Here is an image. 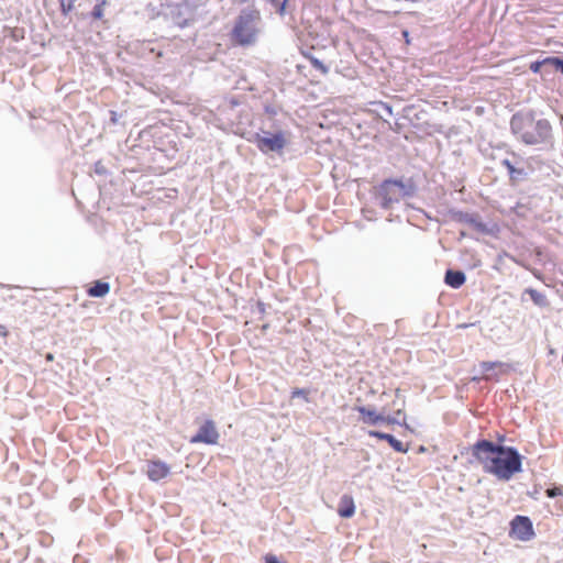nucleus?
Wrapping results in <instances>:
<instances>
[{
  "mask_svg": "<svg viewBox=\"0 0 563 563\" xmlns=\"http://www.w3.org/2000/svg\"><path fill=\"white\" fill-rule=\"evenodd\" d=\"M504 439L505 437H500L495 442L482 438L470 450L472 457L483 466L484 472L508 482L522 471L523 456L515 446L505 445Z\"/></svg>",
  "mask_w": 563,
  "mask_h": 563,
  "instance_id": "obj_1",
  "label": "nucleus"
},
{
  "mask_svg": "<svg viewBox=\"0 0 563 563\" xmlns=\"http://www.w3.org/2000/svg\"><path fill=\"white\" fill-rule=\"evenodd\" d=\"M509 126L516 140L527 146H538L541 150H547L552 148L555 144L551 122L538 117L532 109L515 112L510 118Z\"/></svg>",
  "mask_w": 563,
  "mask_h": 563,
  "instance_id": "obj_2",
  "label": "nucleus"
},
{
  "mask_svg": "<svg viewBox=\"0 0 563 563\" xmlns=\"http://www.w3.org/2000/svg\"><path fill=\"white\" fill-rule=\"evenodd\" d=\"M262 21L261 11L255 5L242 8L234 19L229 33L231 42L239 47H251L258 38L257 23Z\"/></svg>",
  "mask_w": 563,
  "mask_h": 563,
  "instance_id": "obj_3",
  "label": "nucleus"
},
{
  "mask_svg": "<svg viewBox=\"0 0 563 563\" xmlns=\"http://www.w3.org/2000/svg\"><path fill=\"white\" fill-rule=\"evenodd\" d=\"M389 117L395 118L396 132H401L408 126H418L424 117V112L416 104L405 101L398 96L389 95ZM389 129H393L389 122Z\"/></svg>",
  "mask_w": 563,
  "mask_h": 563,
  "instance_id": "obj_4",
  "label": "nucleus"
},
{
  "mask_svg": "<svg viewBox=\"0 0 563 563\" xmlns=\"http://www.w3.org/2000/svg\"><path fill=\"white\" fill-rule=\"evenodd\" d=\"M288 131H264V128L253 132L246 140L254 144L264 155L282 156L289 144Z\"/></svg>",
  "mask_w": 563,
  "mask_h": 563,
  "instance_id": "obj_5",
  "label": "nucleus"
},
{
  "mask_svg": "<svg viewBox=\"0 0 563 563\" xmlns=\"http://www.w3.org/2000/svg\"><path fill=\"white\" fill-rule=\"evenodd\" d=\"M418 191V184L412 176L389 177V205L395 198L408 199L416 196Z\"/></svg>",
  "mask_w": 563,
  "mask_h": 563,
  "instance_id": "obj_6",
  "label": "nucleus"
},
{
  "mask_svg": "<svg viewBox=\"0 0 563 563\" xmlns=\"http://www.w3.org/2000/svg\"><path fill=\"white\" fill-rule=\"evenodd\" d=\"M515 161L504 158L500 164L507 169L511 186H518L529 179L532 168L521 157L512 154Z\"/></svg>",
  "mask_w": 563,
  "mask_h": 563,
  "instance_id": "obj_7",
  "label": "nucleus"
},
{
  "mask_svg": "<svg viewBox=\"0 0 563 563\" xmlns=\"http://www.w3.org/2000/svg\"><path fill=\"white\" fill-rule=\"evenodd\" d=\"M405 396L400 388L395 389V399L389 404V411H393V415L389 413V426L398 424L400 427H405V433L402 437H407L408 433H413V429L410 428L406 422V415L404 413L405 408Z\"/></svg>",
  "mask_w": 563,
  "mask_h": 563,
  "instance_id": "obj_8",
  "label": "nucleus"
},
{
  "mask_svg": "<svg viewBox=\"0 0 563 563\" xmlns=\"http://www.w3.org/2000/svg\"><path fill=\"white\" fill-rule=\"evenodd\" d=\"M509 536L519 541H530L536 532L533 522L528 516L516 515L510 521Z\"/></svg>",
  "mask_w": 563,
  "mask_h": 563,
  "instance_id": "obj_9",
  "label": "nucleus"
},
{
  "mask_svg": "<svg viewBox=\"0 0 563 563\" xmlns=\"http://www.w3.org/2000/svg\"><path fill=\"white\" fill-rule=\"evenodd\" d=\"M449 216L451 220L457 222V223H464L472 227L474 230H476L479 233L483 234H493V230L488 227L487 223H485L481 216L478 213H470L457 209H450Z\"/></svg>",
  "mask_w": 563,
  "mask_h": 563,
  "instance_id": "obj_10",
  "label": "nucleus"
},
{
  "mask_svg": "<svg viewBox=\"0 0 563 563\" xmlns=\"http://www.w3.org/2000/svg\"><path fill=\"white\" fill-rule=\"evenodd\" d=\"M364 267L367 276L376 279L383 275L384 271V247L371 246L368 247L364 257Z\"/></svg>",
  "mask_w": 563,
  "mask_h": 563,
  "instance_id": "obj_11",
  "label": "nucleus"
},
{
  "mask_svg": "<svg viewBox=\"0 0 563 563\" xmlns=\"http://www.w3.org/2000/svg\"><path fill=\"white\" fill-rule=\"evenodd\" d=\"M219 431L212 419H206L198 428L197 432L190 437L189 443H202L206 445H216L219 442Z\"/></svg>",
  "mask_w": 563,
  "mask_h": 563,
  "instance_id": "obj_12",
  "label": "nucleus"
},
{
  "mask_svg": "<svg viewBox=\"0 0 563 563\" xmlns=\"http://www.w3.org/2000/svg\"><path fill=\"white\" fill-rule=\"evenodd\" d=\"M354 411L358 413V421L364 424L375 427L387 423V416L384 413L385 407L382 411H377L373 405H358L354 407Z\"/></svg>",
  "mask_w": 563,
  "mask_h": 563,
  "instance_id": "obj_13",
  "label": "nucleus"
},
{
  "mask_svg": "<svg viewBox=\"0 0 563 563\" xmlns=\"http://www.w3.org/2000/svg\"><path fill=\"white\" fill-rule=\"evenodd\" d=\"M169 473L170 466L166 462L159 459L147 460L146 475L150 481L157 483L167 477Z\"/></svg>",
  "mask_w": 563,
  "mask_h": 563,
  "instance_id": "obj_14",
  "label": "nucleus"
},
{
  "mask_svg": "<svg viewBox=\"0 0 563 563\" xmlns=\"http://www.w3.org/2000/svg\"><path fill=\"white\" fill-rule=\"evenodd\" d=\"M188 10L187 2L174 3L169 5V16L175 25L185 29L190 25L191 20L186 16Z\"/></svg>",
  "mask_w": 563,
  "mask_h": 563,
  "instance_id": "obj_15",
  "label": "nucleus"
},
{
  "mask_svg": "<svg viewBox=\"0 0 563 563\" xmlns=\"http://www.w3.org/2000/svg\"><path fill=\"white\" fill-rule=\"evenodd\" d=\"M108 4V0H96V4L91 11H79L77 9L75 12V18L80 21L88 19L91 21H101L104 18V9Z\"/></svg>",
  "mask_w": 563,
  "mask_h": 563,
  "instance_id": "obj_16",
  "label": "nucleus"
},
{
  "mask_svg": "<svg viewBox=\"0 0 563 563\" xmlns=\"http://www.w3.org/2000/svg\"><path fill=\"white\" fill-rule=\"evenodd\" d=\"M371 202L374 206L387 210V177L383 178L378 185L373 186L369 191Z\"/></svg>",
  "mask_w": 563,
  "mask_h": 563,
  "instance_id": "obj_17",
  "label": "nucleus"
},
{
  "mask_svg": "<svg viewBox=\"0 0 563 563\" xmlns=\"http://www.w3.org/2000/svg\"><path fill=\"white\" fill-rule=\"evenodd\" d=\"M336 512H338L339 517H341L342 519H350L354 516L355 503H354V498L352 495L343 494L340 497Z\"/></svg>",
  "mask_w": 563,
  "mask_h": 563,
  "instance_id": "obj_18",
  "label": "nucleus"
},
{
  "mask_svg": "<svg viewBox=\"0 0 563 563\" xmlns=\"http://www.w3.org/2000/svg\"><path fill=\"white\" fill-rule=\"evenodd\" d=\"M110 290L111 285L109 282L96 279L88 285L86 292L91 298H104Z\"/></svg>",
  "mask_w": 563,
  "mask_h": 563,
  "instance_id": "obj_19",
  "label": "nucleus"
},
{
  "mask_svg": "<svg viewBox=\"0 0 563 563\" xmlns=\"http://www.w3.org/2000/svg\"><path fill=\"white\" fill-rule=\"evenodd\" d=\"M466 282V275L461 269L448 268L444 273V284L453 289L461 288Z\"/></svg>",
  "mask_w": 563,
  "mask_h": 563,
  "instance_id": "obj_20",
  "label": "nucleus"
},
{
  "mask_svg": "<svg viewBox=\"0 0 563 563\" xmlns=\"http://www.w3.org/2000/svg\"><path fill=\"white\" fill-rule=\"evenodd\" d=\"M523 295H529L532 302L540 308H545L549 306L547 296L534 288H526Z\"/></svg>",
  "mask_w": 563,
  "mask_h": 563,
  "instance_id": "obj_21",
  "label": "nucleus"
},
{
  "mask_svg": "<svg viewBox=\"0 0 563 563\" xmlns=\"http://www.w3.org/2000/svg\"><path fill=\"white\" fill-rule=\"evenodd\" d=\"M78 0H58L59 3V12L64 18L70 16L71 13L75 14L77 8H81L82 3L78 2Z\"/></svg>",
  "mask_w": 563,
  "mask_h": 563,
  "instance_id": "obj_22",
  "label": "nucleus"
},
{
  "mask_svg": "<svg viewBox=\"0 0 563 563\" xmlns=\"http://www.w3.org/2000/svg\"><path fill=\"white\" fill-rule=\"evenodd\" d=\"M303 56L309 60L311 67L318 70L321 75L325 76L329 74L330 67L325 65L323 60L319 59L311 53H305Z\"/></svg>",
  "mask_w": 563,
  "mask_h": 563,
  "instance_id": "obj_23",
  "label": "nucleus"
},
{
  "mask_svg": "<svg viewBox=\"0 0 563 563\" xmlns=\"http://www.w3.org/2000/svg\"><path fill=\"white\" fill-rule=\"evenodd\" d=\"M503 365H504V363H501V362L484 361V362L479 363V368H481L482 374L484 375V378L487 379V380H490V379H494L496 377V375L492 374V372L496 367H500Z\"/></svg>",
  "mask_w": 563,
  "mask_h": 563,
  "instance_id": "obj_24",
  "label": "nucleus"
},
{
  "mask_svg": "<svg viewBox=\"0 0 563 563\" xmlns=\"http://www.w3.org/2000/svg\"><path fill=\"white\" fill-rule=\"evenodd\" d=\"M267 128L264 129V131H286L285 130V122L276 117V118H267L265 121Z\"/></svg>",
  "mask_w": 563,
  "mask_h": 563,
  "instance_id": "obj_25",
  "label": "nucleus"
},
{
  "mask_svg": "<svg viewBox=\"0 0 563 563\" xmlns=\"http://www.w3.org/2000/svg\"><path fill=\"white\" fill-rule=\"evenodd\" d=\"M389 446L398 453H406L408 450V443H404L395 435L389 433Z\"/></svg>",
  "mask_w": 563,
  "mask_h": 563,
  "instance_id": "obj_26",
  "label": "nucleus"
},
{
  "mask_svg": "<svg viewBox=\"0 0 563 563\" xmlns=\"http://www.w3.org/2000/svg\"><path fill=\"white\" fill-rule=\"evenodd\" d=\"M263 111L267 118H276L278 117L279 112H283V108L273 103H264Z\"/></svg>",
  "mask_w": 563,
  "mask_h": 563,
  "instance_id": "obj_27",
  "label": "nucleus"
},
{
  "mask_svg": "<svg viewBox=\"0 0 563 563\" xmlns=\"http://www.w3.org/2000/svg\"><path fill=\"white\" fill-rule=\"evenodd\" d=\"M561 59H562V56H548V57L543 58L544 67L551 66L555 71H558Z\"/></svg>",
  "mask_w": 563,
  "mask_h": 563,
  "instance_id": "obj_28",
  "label": "nucleus"
},
{
  "mask_svg": "<svg viewBox=\"0 0 563 563\" xmlns=\"http://www.w3.org/2000/svg\"><path fill=\"white\" fill-rule=\"evenodd\" d=\"M308 395H309V389L298 388V387L294 388L290 393L291 398H302L307 402L309 401Z\"/></svg>",
  "mask_w": 563,
  "mask_h": 563,
  "instance_id": "obj_29",
  "label": "nucleus"
},
{
  "mask_svg": "<svg viewBox=\"0 0 563 563\" xmlns=\"http://www.w3.org/2000/svg\"><path fill=\"white\" fill-rule=\"evenodd\" d=\"M362 214H363L364 219L367 221H375L377 219V212L373 207H368V206L364 207L362 209Z\"/></svg>",
  "mask_w": 563,
  "mask_h": 563,
  "instance_id": "obj_30",
  "label": "nucleus"
},
{
  "mask_svg": "<svg viewBox=\"0 0 563 563\" xmlns=\"http://www.w3.org/2000/svg\"><path fill=\"white\" fill-rule=\"evenodd\" d=\"M93 173L98 176H108L109 175V170L106 167V165L102 163V161H97L93 164Z\"/></svg>",
  "mask_w": 563,
  "mask_h": 563,
  "instance_id": "obj_31",
  "label": "nucleus"
},
{
  "mask_svg": "<svg viewBox=\"0 0 563 563\" xmlns=\"http://www.w3.org/2000/svg\"><path fill=\"white\" fill-rule=\"evenodd\" d=\"M545 495L549 498H555L558 496H562L563 495V486L553 485L551 487H548L545 490Z\"/></svg>",
  "mask_w": 563,
  "mask_h": 563,
  "instance_id": "obj_32",
  "label": "nucleus"
},
{
  "mask_svg": "<svg viewBox=\"0 0 563 563\" xmlns=\"http://www.w3.org/2000/svg\"><path fill=\"white\" fill-rule=\"evenodd\" d=\"M263 563H287L285 560H283L280 556L274 554V553H266L263 558Z\"/></svg>",
  "mask_w": 563,
  "mask_h": 563,
  "instance_id": "obj_33",
  "label": "nucleus"
},
{
  "mask_svg": "<svg viewBox=\"0 0 563 563\" xmlns=\"http://www.w3.org/2000/svg\"><path fill=\"white\" fill-rule=\"evenodd\" d=\"M543 67H544L543 59H537V60L530 63L529 69L533 74H540Z\"/></svg>",
  "mask_w": 563,
  "mask_h": 563,
  "instance_id": "obj_34",
  "label": "nucleus"
},
{
  "mask_svg": "<svg viewBox=\"0 0 563 563\" xmlns=\"http://www.w3.org/2000/svg\"><path fill=\"white\" fill-rule=\"evenodd\" d=\"M368 434H369L371 437H376V438H378V439H380V440L387 441V432L379 431V430H371V431L368 432Z\"/></svg>",
  "mask_w": 563,
  "mask_h": 563,
  "instance_id": "obj_35",
  "label": "nucleus"
},
{
  "mask_svg": "<svg viewBox=\"0 0 563 563\" xmlns=\"http://www.w3.org/2000/svg\"><path fill=\"white\" fill-rule=\"evenodd\" d=\"M120 117H121V114H119L115 110L109 111V122L111 124H113V125L118 124Z\"/></svg>",
  "mask_w": 563,
  "mask_h": 563,
  "instance_id": "obj_36",
  "label": "nucleus"
},
{
  "mask_svg": "<svg viewBox=\"0 0 563 563\" xmlns=\"http://www.w3.org/2000/svg\"><path fill=\"white\" fill-rule=\"evenodd\" d=\"M256 309L263 316L266 312V303L263 302L262 300H258L256 302Z\"/></svg>",
  "mask_w": 563,
  "mask_h": 563,
  "instance_id": "obj_37",
  "label": "nucleus"
},
{
  "mask_svg": "<svg viewBox=\"0 0 563 563\" xmlns=\"http://www.w3.org/2000/svg\"><path fill=\"white\" fill-rule=\"evenodd\" d=\"M229 104H230V107L233 109V108H235V107L240 106V104H241V102H240V100H239V98H238V97L232 96V97H230V98H229Z\"/></svg>",
  "mask_w": 563,
  "mask_h": 563,
  "instance_id": "obj_38",
  "label": "nucleus"
},
{
  "mask_svg": "<svg viewBox=\"0 0 563 563\" xmlns=\"http://www.w3.org/2000/svg\"><path fill=\"white\" fill-rule=\"evenodd\" d=\"M372 106H376V107H379L382 108L385 112H387V102L385 101H374V102H371Z\"/></svg>",
  "mask_w": 563,
  "mask_h": 563,
  "instance_id": "obj_39",
  "label": "nucleus"
},
{
  "mask_svg": "<svg viewBox=\"0 0 563 563\" xmlns=\"http://www.w3.org/2000/svg\"><path fill=\"white\" fill-rule=\"evenodd\" d=\"M9 335V331L3 324H0V336L5 339Z\"/></svg>",
  "mask_w": 563,
  "mask_h": 563,
  "instance_id": "obj_40",
  "label": "nucleus"
},
{
  "mask_svg": "<svg viewBox=\"0 0 563 563\" xmlns=\"http://www.w3.org/2000/svg\"><path fill=\"white\" fill-rule=\"evenodd\" d=\"M400 34L401 36L405 38L406 43L409 44L410 43V40H409V31L408 30H400Z\"/></svg>",
  "mask_w": 563,
  "mask_h": 563,
  "instance_id": "obj_41",
  "label": "nucleus"
},
{
  "mask_svg": "<svg viewBox=\"0 0 563 563\" xmlns=\"http://www.w3.org/2000/svg\"><path fill=\"white\" fill-rule=\"evenodd\" d=\"M558 73L562 74L563 75V56H562V59H561V63H560V66L558 68Z\"/></svg>",
  "mask_w": 563,
  "mask_h": 563,
  "instance_id": "obj_42",
  "label": "nucleus"
},
{
  "mask_svg": "<svg viewBox=\"0 0 563 563\" xmlns=\"http://www.w3.org/2000/svg\"><path fill=\"white\" fill-rule=\"evenodd\" d=\"M255 0H240L241 3H246V2H252L254 3ZM251 5H254V4H251Z\"/></svg>",
  "mask_w": 563,
  "mask_h": 563,
  "instance_id": "obj_43",
  "label": "nucleus"
},
{
  "mask_svg": "<svg viewBox=\"0 0 563 563\" xmlns=\"http://www.w3.org/2000/svg\"><path fill=\"white\" fill-rule=\"evenodd\" d=\"M372 111H373V112H375V113H377V115L382 118V115H380V113H379L378 109H373Z\"/></svg>",
  "mask_w": 563,
  "mask_h": 563,
  "instance_id": "obj_44",
  "label": "nucleus"
},
{
  "mask_svg": "<svg viewBox=\"0 0 563 563\" xmlns=\"http://www.w3.org/2000/svg\"><path fill=\"white\" fill-rule=\"evenodd\" d=\"M47 360H53V355L51 353L47 354Z\"/></svg>",
  "mask_w": 563,
  "mask_h": 563,
  "instance_id": "obj_45",
  "label": "nucleus"
},
{
  "mask_svg": "<svg viewBox=\"0 0 563 563\" xmlns=\"http://www.w3.org/2000/svg\"><path fill=\"white\" fill-rule=\"evenodd\" d=\"M131 47H132V45H131V44H129V45H128V47H126V51H128V52H130V51H131Z\"/></svg>",
  "mask_w": 563,
  "mask_h": 563,
  "instance_id": "obj_46",
  "label": "nucleus"
},
{
  "mask_svg": "<svg viewBox=\"0 0 563 563\" xmlns=\"http://www.w3.org/2000/svg\"><path fill=\"white\" fill-rule=\"evenodd\" d=\"M288 1V8L290 7V0H287Z\"/></svg>",
  "mask_w": 563,
  "mask_h": 563,
  "instance_id": "obj_47",
  "label": "nucleus"
}]
</instances>
